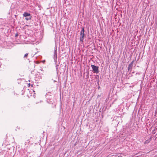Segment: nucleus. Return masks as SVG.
Masks as SVG:
<instances>
[{
  "mask_svg": "<svg viewBox=\"0 0 157 157\" xmlns=\"http://www.w3.org/2000/svg\"><path fill=\"white\" fill-rule=\"evenodd\" d=\"M30 142V141H29V140H28L25 143V145L28 144Z\"/></svg>",
  "mask_w": 157,
  "mask_h": 157,
  "instance_id": "6e6552de",
  "label": "nucleus"
},
{
  "mask_svg": "<svg viewBox=\"0 0 157 157\" xmlns=\"http://www.w3.org/2000/svg\"><path fill=\"white\" fill-rule=\"evenodd\" d=\"M26 17L25 18V19L27 21H28L29 20H30L31 19L32 16H31V15H30L29 16H26Z\"/></svg>",
  "mask_w": 157,
  "mask_h": 157,
  "instance_id": "0eeeda50",
  "label": "nucleus"
},
{
  "mask_svg": "<svg viewBox=\"0 0 157 157\" xmlns=\"http://www.w3.org/2000/svg\"><path fill=\"white\" fill-rule=\"evenodd\" d=\"M119 156H118V155H117L116 157H119Z\"/></svg>",
  "mask_w": 157,
  "mask_h": 157,
  "instance_id": "9d476101",
  "label": "nucleus"
},
{
  "mask_svg": "<svg viewBox=\"0 0 157 157\" xmlns=\"http://www.w3.org/2000/svg\"><path fill=\"white\" fill-rule=\"evenodd\" d=\"M30 15V14L29 13L26 12H25L23 14V16L24 17L29 16Z\"/></svg>",
  "mask_w": 157,
  "mask_h": 157,
  "instance_id": "423d86ee",
  "label": "nucleus"
},
{
  "mask_svg": "<svg viewBox=\"0 0 157 157\" xmlns=\"http://www.w3.org/2000/svg\"><path fill=\"white\" fill-rule=\"evenodd\" d=\"M91 67L92 68L94 71V72L96 73H98L99 72L98 71V67L94 65H91Z\"/></svg>",
  "mask_w": 157,
  "mask_h": 157,
  "instance_id": "f03ea898",
  "label": "nucleus"
},
{
  "mask_svg": "<svg viewBox=\"0 0 157 157\" xmlns=\"http://www.w3.org/2000/svg\"><path fill=\"white\" fill-rule=\"evenodd\" d=\"M54 59L55 60H56L57 59V49H55Z\"/></svg>",
  "mask_w": 157,
  "mask_h": 157,
  "instance_id": "7ed1b4c3",
  "label": "nucleus"
},
{
  "mask_svg": "<svg viewBox=\"0 0 157 157\" xmlns=\"http://www.w3.org/2000/svg\"><path fill=\"white\" fill-rule=\"evenodd\" d=\"M151 137L147 140H146L144 142V144H147L149 143L151 140Z\"/></svg>",
  "mask_w": 157,
  "mask_h": 157,
  "instance_id": "39448f33",
  "label": "nucleus"
},
{
  "mask_svg": "<svg viewBox=\"0 0 157 157\" xmlns=\"http://www.w3.org/2000/svg\"><path fill=\"white\" fill-rule=\"evenodd\" d=\"M84 28L82 27V30L80 32V41L83 42L84 39L85 34H84Z\"/></svg>",
  "mask_w": 157,
  "mask_h": 157,
  "instance_id": "f257e3e1",
  "label": "nucleus"
},
{
  "mask_svg": "<svg viewBox=\"0 0 157 157\" xmlns=\"http://www.w3.org/2000/svg\"><path fill=\"white\" fill-rule=\"evenodd\" d=\"M133 61L132 62L129 64L128 67V70L129 71L130 70H131L133 64Z\"/></svg>",
  "mask_w": 157,
  "mask_h": 157,
  "instance_id": "20e7f679",
  "label": "nucleus"
},
{
  "mask_svg": "<svg viewBox=\"0 0 157 157\" xmlns=\"http://www.w3.org/2000/svg\"><path fill=\"white\" fill-rule=\"evenodd\" d=\"M76 145V144H75L74 145V146H75Z\"/></svg>",
  "mask_w": 157,
  "mask_h": 157,
  "instance_id": "9b49d317",
  "label": "nucleus"
},
{
  "mask_svg": "<svg viewBox=\"0 0 157 157\" xmlns=\"http://www.w3.org/2000/svg\"><path fill=\"white\" fill-rule=\"evenodd\" d=\"M28 55V53H26L25 54V55L24 56V57H26Z\"/></svg>",
  "mask_w": 157,
  "mask_h": 157,
  "instance_id": "1a4fd4ad",
  "label": "nucleus"
}]
</instances>
